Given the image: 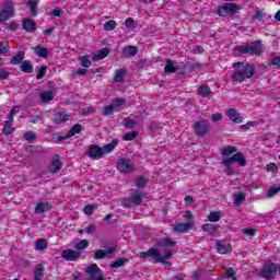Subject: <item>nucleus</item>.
I'll list each match as a JSON object with an SVG mask.
<instances>
[{
    "mask_svg": "<svg viewBox=\"0 0 280 280\" xmlns=\"http://www.w3.org/2000/svg\"><path fill=\"white\" fill-rule=\"evenodd\" d=\"M159 246H161L160 257H162L163 261H156V264H163L166 270L172 268V262L167 261V259H172L174 255V250L170 248V246H176V242L172 241L170 237H164L159 242Z\"/></svg>",
    "mask_w": 280,
    "mask_h": 280,
    "instance_id": "1",
    "label": "nucleus"
},
{
    "mask_svg": "<svg viewBox=\"0 0 280 280\" xmlns=\"http://www.w3.org/2000/svg\"><path fill=\"white\" fill-rule=\"evenodd\" d=\"M234 73L232 75L233 82L242 84L245 79L253 78L255 75V67L249 63L236 62L234 63Z\"/></svg>",
    "mask_w": 280,
    "mask_h": 280,
    "instance_id": "2",
    "label": "nucleus"
},
{
    "mask_svg": "<svg viewBox=\"0 0 280 280\" xmlns=\"http://www.w3.org/2000/svg\"><path fill=\"white\" fill-rule=\"evenodd\" d=\"M118 143L119 140L114 139L112 143H107L104 147L92 145L88 151V156H90V159L100 160L102 156L110 154V152L117 148Z\"/></svg>",
    "mask_w": 280,
    "mask_h": 280,
    "instance_id": "3",
    "label": "nucleus"
},
{
    "mask_svg": "<svg viewBox=\"0 0 280 280\" xmlns=\"http://www.w3.org/2000/svg\"><path fill=\"white\" fill-rule=\"evenodd\" d=\"M235 51L240 54H249L250 56H259L264 54V45L261 40H255L252 44L236 46Z\"/></svg>",
    "mask_w": 280,
    "mask_h": 280,
    "instance_id": "4",
    "label": "nucleus"
},
{
    "mask_svg": "<svg viewBox=\"0 0 280 280\" xmlns=\"http://www.w3.org/2000/svg\"><path fill=\"white\" fill-rule=\"evenodd\" d=\"M14 16V3L5 2L0 11V23L10 21Z\"/></svg>",
    "mask_w": 280,
    "mask_h": 280,
    "instance_id": "5",
    "label": "nucleus"
},
{
    "mask_svg": "<svg viewBox=\"0 0 280 280\" xmlns=\"http://www.w3.org/2000/svg\"><path fill=\"white\" fill-rule=\"evenodd\" d=\"M222 165L225 167H230V165H233V163H238L241 167H245L246 165V159H244V154L236 153L232 155L231 158H225L221 161Z\"/></svg>",
    "mask_w": 280,
    "mask_h": 280,
    "instance_id": "6",
    "label": "nucleus"
},
{
    "mask_svg": "<svg viewBox=\"0 0 280 280\" xmlns=\"http://www.w3.org/2000/svg\"><path fill=\"white\" fill-rule=\"evenodd\" d=\"M238 10L240 8L235 3H225L218 8V14L219 16H233Z\"/></svg>",
    "mask_w": 280,
    "mask_h": 280,
    "instance_id": "7",
    "label": "nucleus"
},
{
    "mask_svg": "<svg viewBox=\"0 0 280 280\" xmlns=\"http://www.w3.org/2000/svg\"><path fill=\"white\" fill-rule=\"evenodd\" d=\"M261 277L267 280L275 279L277 277V265L275 262L266 264L260 271Z\"/></svg>",
    "mask_w": 280,
    "mask_h": 280,
    "instance_id": "8",
    "label": "nucleus"
},
{
    "mask_svg": "<svg viewBox=\"0 0 280 280\" xmlns=\"http://www.w3.org/2000/svg\"><path fill=\"white\" fill-rule=\"evenodd\" d=\"M154 259L155 261H163V257H161V245L159 248H150L148 252L140 253V259Z\"/></svg>",
    "mask_w": 280,
    "mask_h": 280,
    "instance_id": "9",
    "label": "nucleus"
},
{
    "mask_svg": "<svg viewBox=\"0 0 280 280\" xmlns=\"http://www.w3.org/2000/svg\"><path fill=\"white\" fill-rule=\"evenodd\" d=\"M192 128L197 137H205L209 132V121L199 120L192 125Z\"/></svg>",
    "mask_w": 280,
    "mask_h": 280,
    "instance_id": "10",
    "label": "nucleus"
},
{
    "mask_svg": "<svg viewBox=\"0 0 280 280\" xmlns=\"http://www.w3.org/2000/svg\"><path fill=\"white\" fill-rule=\"evenodd\" d=\"M132 161L128 158H120L117 163V170L118 172H121V174H128L132 170Z\"/></svg>",
    "mask_w": 280,
    "mask_h": 280,
    "instance_id": "11",
    "label": "nucleus"
},
{
    "mask_svg": "<svg viewBox=\"0 0 280 280\" xmlns=\"http://www.w3.org/2000/svg\"><path fill=\"white\" fill-rule=\"evenodd\" d=\"M85 272L90 275L89 280H104V277L102 276V270H100V267H97L96 264L89 266L85 269Z\"/></svg>",
    "mask_w": 280,
    "mask_h": 280,
    "instance_id": "12",
    "label": "nucleus"
},
{
    "mask_svg": "<svg viewBox=\"0 0 280 280\" xmlns=\"http://www.w3.org/2000/svg\"><path fill=\"white\" fill-rule=\"evenodd\" d=\"M141 192L135 191V194L129 199H124L121 205L122 207H132V205H135V207H139V205H141Z\"/></svg>",
    "mask_w": 280,
    "mask_h": 280,
    "instance_id": "13",
    "label": "nucleus"
},
{
    "mask_svg": "<svg viewBox=\"0 0 280 280\" xmlns=\"http://www.w3.org/2000/svg\"><path fill=\"white\" fill-rule=\"evenodd\" d=\"M62 259L66 261H78L82 257V253L74 249H65L61 254Z\"/></svg>",
    "mask_w": 280,
    "mask_h": 280,
    "instance_id": "14",
    "label": "nucleus"
},
{
    "mask_svg": "<svg viewBox=\"0 0 280 280\" xmlns=\"http://www.w3.org/2000/svg\"><path fill=\"white\" fill-rule=\"evenodd\" d=\"M225 115L229 117L230 121H233L234 124H242L244 121V117H242L235 108L228 109Z\"/></svg>",
    "mask_w": 280,
    "mask_h": 280,
    "instance_id": "15",
    "label": "nucleus"
},
{
    "mask_svg": "<svg viewBox=\"0 0 280 280\" xmlns=\"http://www.w3.org/2000/svg\"><path fill=\"white\" fill-rule=\"evenodd\" d=\"M60 170H62V162H60L58 155H55L48 165V172H50V174H58Z\"/></svg>",
    "mask_w": 280,
    "mask_h": 280,
    "instance_id": "16",
    "label": "nucleus"
},
{
    "mask_svg": "<svg viewBox=\"0 0 280 280\" xmlns=\"http://www.w3.org/2000/svg\"><path fill=\"white\" fill-rule=\"evenodd\" d=\"M194 226V221H188L186 223H175L173 225V231L175 233H187Z\"/></svg>",
    "mask_w": 280,
    "mask_h": 280,
    "instance_id": "17",
    "label": "nucleus"
},
{
    "mask_svg": "<svg viewBox=\"0 0 280 280\" xmlns=\"http://www.w3.org/2000/svg\"><path fill=\"white\" fill-rule=\"evenodd\" d=\"M217 250L220 255H226V253H231V244L224 241L217 242Z\"/></svg>",
    "mask_w": 280,
    "mask_h": 280,
    "instance_id": "18",
    "label": "nucleus"
},
{
    "mask_svg": "<svg viewBox=\"0 0 280 280\" xmlns=\"http://www.w3.org/2000/svg\"><path fill=\"white\" fill-rule=\"evenodd\" d=\"M22 27L25 32H36V22L32 19H24L22 22Z\"/></svg>",
    "mask_w": 280,
    "mask_h": 280,
    "instance_id": "19",
    "label": "nucleus"
},
{
    "mask_svg": "<svg viewBox=\"0 0 280 280\" xmlns=\"http://www.w3.org/2000/svg\"><path fill=\"white\" fill-rule=\"evenodd\" d=\"M115 253V247H108L106 250L104 249H98L95 253L94 258L95 259H104L105 257H110Z\"/></svg>",
    "mask_w": 280,
    "mask_h": 280,
    "instance_id": "20",
    "label": "nucleus"
},
{
    "mask_svg": "<svg viewBox=\"0 0 280 280\" xmlns=\"http://www.w3.org/2000/svg\"><path fill=\"white\" fill-rule=\"evenodd\" d=\"M80 132H82V125L77 124L68 131L66 137L60 138V141L65 139H71V137H75V135H80Z\"/></svg>",
    "mask_w": 280,
    "mask_h": 280,
    "instance_id": "21",
    "label": "nucleus"
},
{
    "mask_svg": "<svg viewBox=\"0 0 280 280\" xmlns=\"http://www.w3.org/2000/svg\"><path fill=\"white\" fill-rule=\"evenodd\" d=\"M109 54H110V49L103 48V49L96 51L92 56V60H94V62H97L98 60H104V58H106Z\"/></svg>",
    "mask_w": 280,
    "mask_h": 280,
    "instance_id": "22",
    "label": "nucleus"
},
{
    "mask_svg": "<svg viewBox=\"0 0 280 280\" xmlns=\"http://www.w3.org/2000/svg\"><path fill=\"white\" fill-rule=\"evenodd\" d=\"M73 248L77 250H85V248H89V241L77 238L73 241Z\"/></svg>",
    "mask_w": 280,
    "mask_h": 280,
    "instance_id": "23",
    "label": "nucleus"
},
{
    "mask_svg": "<svg viewBox=\"0 0 280 280\" xmlns=\"http://www.w3.org/2000/svg\"><path fill=\"white\" fill-rule=\"evenodd\" d=\"M51 205L49 202H38L35 207V213L40 214L45 213V211H50Z\"/></svg>",
    "mask_w": 280,
    "mask_h": 280,
    "instance_id": "24",
    "label": "nucleus"
},
{
    "mask_svg": "<svg viewBox=\"0 0 280 280\" xmlns=\"http://www.w3.org/2000/svg\"><path fill=\"white\" fill-rule=\"evenodd\" d=\"M20 69L23 71V73H32L34 71V65L30 60H24L20 65Z\"/></svg>",
    "mask_w": 280,
    "mask_h": 280,
    "instance_id": "25",
    "label": "nucleus"
},
{
    "mask_svg": "<svg viewBox=\"0 0 280 280\" xmlns=\"http://www.w3.org/2000/svg\"><path fill=\"white\" fill-rule=\"evenodd\" d=\"M69 117H71V115L66 113H57L55 114L54 121L55 124H65V121H69Z\"/></svg>",
    "mask_w": 280,
    "mask_h": 280,
    "instance_id": "26",
    "label": "nucleus"
},
{
    "mask_svg": "<svg viewBox=\"0 0 280 280\" xmlns=\"http://www.w3.org/2000/svg\"><path fill=\"white\" fill-rule=\"evenodd\" d=\"M13 125H14V119L8 118V120L4 122L2 132L4 135H12V132H14V128H12Z\"/></svg>",
    "mask_w": 280,
    "mask_h": 280,
    "instance_id": "27",
    "label": "nucleus"
},
{
    "mask_svg": "<svg viewBox=\"0 0 280 280\" xmlns=\"http://www.w3.org/2000/svg\"><path fill=\"white\" fill-rule=\"evenodd\" d=\"M233 200H234V205L236 207H240L242 205V202H244L246 200V195H244V192H242V191L235 192L233 195Z\"/></svg>",
    "mask_w": 280,
    "mask_h": 280,
    "instance_id": "28",
    "label": "nucleus"
},
{
    "mask_svg": "<svg viewBox=\"0 0 280 280\" xmlns=\"http://www.w3.org/2000/svg\"><path fill=\"white\" fill-rule=\"evenodd\" d=\"M93 57H91L90 55H83L79 57V61L81 67H84L85 69H89V67H91L92 65V59Z\"/></svg>",
    "mask_w": 280,
    "mask_h": 280,
    "instance_id": "29",
    "label": "nucleus"
},
{
    "mask_svg": "<svg viewBox=\"0 0 280 280\" xmlns=\"http://www.w3.org/2000/svg\"><path fill=\"white\" fill-rule=\"evenodd\" d=\"M34 51L39 58H47L49 56V50L40 45L36 46Z\"/></svg>",
    "mask_w": 280,
    "mask_h": 280,
    "instance_id": "30",
    "label": "nucleus"
},
{
    "mask_svg": "<svg viewBox=\"0 0 280 280\" xmlns=\"http://www.w3.org/2000/svg\"><path fill=\"white\" fill-rule=\"evenodd\" d=\"M25 59V51H19L13 58L11 59V65H22L23 60Z\"/></svg>",
    "mask_w": 280,
    "mask_h": 280,
    "instance_id": "31",
    "label": "nucleus"
},
{
    "mask_svg": "<svg viewBox=\"0 0 280 280\" xmlns=\"http://www.w3.org/2000/svg\"><path fill=\"white\" fill-rule=\"evenodd\" d=\"M49 246V243L45 238H39L35 243V250H45Z\"/></svg>",
    "mask_w": 280,
    "mask_h": 280,
    "instance_id": "32",
    "label": "nucleus"
},
{
    "mask_svg": "<svg viewBox=\"0 0 280 280\" xmlns=\"http://www.w3.org/2000/svg\"><path fill=\"white\" fill-rule=\"evenodd\" d=\"M38 3H39V0H30L28 3H27V5L31 10V14L33 16H36L38 14V11H37Z\"/></svg>",
    "mask_w": 280,
    "mask_h": 280,
    "instance_id": "33",
    "label": "nucleus"
},
{
    "mask_svg": "<svg viewBox=\"0 0 280 280\" xmlns=\"http://www.w3.org/2000/svg\"><path fill=\"white\" fill-rule=\"evenodd\" d=\"M45 267L43 265H37L34 271V280H43V272Z\"/></svg>",
    "mask_w": 280,
    "mask_h": 280,
    "instance_id": "34",
    "label": "nucleus"
},
{
    "mask_svg": "<svg viewBox=\"0 0 280 280\" xmlns=\"http://www.w3.org/2000/svg\"><path fill=\"white\" fill-rule=\"evenodd\" d=\"M280 191V184H273L267 192V198H275Z\"/></svg>",
    "mask_w": 280,
    "mask_h": 280,
    "instance_id": "35",
    "label": "nucleus"
},
{
    "mask_svg": "<svg viewBox=\"0 0 280 280\" xmlns=\"http://www.w3.org/2000/svg\"><path fill=\"white\" fill-rule=\"evenodd\" d=\"M138 49H137V47H135V46H129V47H125L124 49H122V54L125 55V56H129V58H132V56H135L136 54H138Z\"/></svg>",
    "mask_w": 280,
    "mask_h": 280,
    "instance_id": "36",
    "label": "nucleus"
},
{
    "mask_svg": "<svg viewBox=\"0 0 280 280\" xmlns=\"http://www.w3.org/2000/svg\"><path fill=\"white\" fill-rule=\"evenodd\" d=\"M202 231L206 233H209V235H213L218 231V226L211 224V223H206L202 225Z\"/></svg>",
    "mask_w": 280,
    "mask_h": 280,
    "instance_id": "37",
    "label": "nucleus"
},
{
    "mask_svg": "<svg viewBox=\"0 0 280 280\" xmlns=\"http://www.w3.org/2000/svg\"><path fill=\"white\" fill-rule=\"evenodd\" d=\"M40 101L44 103L51 102L54 100V93L52 92H42L39 94Z\"/></svg>",
    "mask_w": 280,
    "mask_h": 280,
    "instance_id": "38",
    "label": "nucleus"
},
{
    "mask_svg": "<svg viewBox=\"0 0 280 280\" xmlns=\"http://www.w3.org/2000/svg\"><path fill=\"white\" fill-rule=\"evenodd\" d=\"M237 152V148L235 147H226L222 149L221 154L222 156H231V154H235Z\"/></svg>",
    "mask_w": 280,
    "mask_h": 280,
    "instance_id": "39",
    "label": "nucleus"
},
{
    "mask_svg": "<svg viewBox=\"0 0 280 280\" xmlns=\"http://www.w3.org/2000/svg\"><path fill=\"white\" fill-rule=\"evenodd\" d=\"M210 93H211V89L209 88V85L199 86V95H201V97H209Z\"/></svg>",
    "mask_w": 280,
    "mask_h": 280,
    "instance_id": "40",
    "label": "nucleus"
},
{
    "mask_svg": "<svg viewBox=\"0 0 280 280\" xmlns=\"http://www.w3.org/2000/svg\"><path fill=\"white\" fill-rule=\"evenodd\" d=\"M125 77H126V70L119 69L116 71L114 80H115V82H124Z\"/></svg>",
    "mask_w": 280,
    "mask_h": 280,
    "instance_id": "41",
    "label": "nucleus"
},
{
    "mask_svg": "<svg viewBox=\"0 0 280 280\" xmlns=\"http://www.w3.org/2000/svg\"><path fill=\"white\" fill-rule=\"evenodd\" d=\"M115 27H117V22H115L114 20H109L104 24L105 32H113Z\"/></svg>",
    "mask_w": 280,
    "mask_h": 280,
    "instance_id": "42",
    "label": "nucleus"
},
{
    "mask_svg": "<svg viewBox=\"0 0 280 280\" xmlns=\"http://www.w3.org/2000/svg\"><path fill=\"white\" fill-rule=\"evenodd\" d=\"M220 218H222L220 212H210L208 214L209 222H220Z\"/></svg>",
    "mask_w": 280,
    "mask_h": 280,
    "instance_id": "43",
    "label": "nucleus"
},
{
    "mask_svg": "<svg viewBox=\"0 0 280 280\" xmlns=\"http://www.w3.org/2000/svg\"><path fill=\"white\" fill-rule=\"evenodd\" d=\"M138 135L139 133L136 131L127 132L124 135L122 139H124V141H135V139H137Z\"/></svg>",
    "mask_w": 280,
    "mask_h": 280,
    "instance_id": "44",
    "label": "nucleus"
},
{
    "mask_svg": "<svg viewBox=\"0 0 280 280\" xmlns=\"http://www.w3.org/2000/svg\"><path fill=\"white\" fill-rule=\"evenodd\" d=\"M95 209H97V206L86 205L83 208V212L85 213V215H93V212L95 211Z\"/></svg>",
    "mask_w": 280,
    "mask_h": 280,
    "instance_id": "45",
    "label": "nucleus"
},
{
    "mask_svg": "<svg viewBox=\"0 0 280 280\" xmlns=\"http://www.w3.org/2000/svg\"><path fill=\"white\" fill-rule=\"evenodd\" d=\"M164 70H165L167 73H175L176 68L174 67V63H172L171 60H167V61H166V65H165V67H164Z\"/></svg>",
    "mask_w": 280,
    "mask_h": 280,
    "instance_id": "46",
    "label": "nucleus"
},
{
    "mask_svg": "<svg viewBox=\"0 0 280 280\" xmlns=\"http://www.w3.org/2000/svg\"><path fill=\"white\" fill-rule=\"evenodd\" d=\"M113 110H115V105H113V103H112V104H109V105H107V106L105 107V109H104V112H103V115H104L105 117H108V116L113 115Z\"/></svg>",
    "mask_w": 280,
    "mask_h": 280,
    "instance_id": "47",
    "label": "nucleus"
},
{
    "mask_svg": "<svg viewBox=\"0 0 280 280\" xmlns=\"http://www.w3.org/2000/svg\"><path fill=\"white\" fill-rule=\"evenodd\" d=\"M124 104H126V100L124 98H115L112 103L114 108H119V106H124Z\"/></svg>",
    "mask_w": 280,
    "mask_h": 280,
    "instance_id": "48",
    "label": "nucleus"
},
{
    "mask_svg": "<svg viewBox=\"0 0 280 280\" xmlns=\"http://www.w3.org/2000/svg\"><path fill=\"white\" fill-rule=\"evenodd\" d=\"M45 73H47V66H43L39 71L37 72L36 79L43 80L45 78Z\"/></svg>",
    "mask_w": 280,
    "mask_h": 280,
    "instance_id": "49",
    "label": "nucleus"
},
{
    "mask_svg": "<svg viewBox=\"0 0 280 280\" xmlns=\"http://www.w3.org/2000/svg\"><path fill=\"white\" fill-rule=\"evenodd\" d=\"M147 183H148V179L145 177H142V176L138 177L136 179L137 187H144L147 185Z\"/></svg>",
    "mask_w": 280,
    "mask_h": 280,
    "instance_id": "50",
    "label": "nucleus"
},
{
    "mask_svg": "<svg viewBox=\"0 0 280 280\" xmlns=\"http://www.w3.org/2000/svg\"><path fill=\"white\" fill-rule=\"evenodd\" d=\"M96 231L97 226H95V224H89L85 229V233H88V235H93Z\"/></svg>",
    "mask_w": 280,
    "mask_h": 280,
    "instance_id": "51",
    "label": "nucleus"
},
{
    "mask_svg": "<svg viewBox=\"0 0 280 280\" xmlns=\"http://www.w3.org/2000/svg\"><path fill=\"white\" fill-rule=\"evenodd\" d=\"M25 141H34L36 139V133L28 131L24 135Z\"/></svg>",
    "mask_w": 280,
    "mask_h": 280,
    "instance_id": "52",
    "label": "nucleus"
},
{
    "mask_svg": "<svg viewBox=\"0 0 280 280\" xmlns=\"http://www.w3.org/2000/svg\"><path fill=\"white\" fill-rule=\"evenodd\" d=\"M125 26L129 30H135V20L132 18H129L125 22Z\"/></svg>",
    "mask_w": 280,
    "mask_h": 280,
    "instance_id": "53",
    "label": "nucleus"
},
{
    "mask_svg": "<svg viewBox=\"0 0 280 280\" xmlns=\"http://www.w3.org/2000/svg\"><path fill=\"white\" fill-rule=\"evenodd\" d=\"M19 110H20V107L19 106H14L11 109V112H10V114L8 116V119H10L12 121V119H14V115H16L19 113Z\"/></svg>",
    "mask_w": 280,
    "mask_h": 280,
    "instance_id": "54",
    "label": "nucleus"
},
{
    "mask_svg": "<svg viewBox=\"0 0 280 280\" xmlns=\"http://www.w3.org/2000/svg\"><path fill=\"white\" fill-rule=\"evenodd\" d=\"M124 264H126V259L120 258V259L116 260V261L112 265V268H121V266H124Z\"/></svg>",
    "mask_w": 280,
    "mask_h": 280,
    "instance_id": "55",
    "label": "nucleus"
},
{
    "mask_svg": "<svg viewBox=\"0 0 280 280\" xmlns=\"http://www.w3.org/2000/svg\"><path fill=\"white\" fill-rule=\"evenodd\" d=\"M10 50V47L8 44H3V42H0V54H8Z\"/></svg>",
    "mask_w": 280,
    "mask_h": 280,
    "instance_id": "56",
    "label": "nucleus"
},
{
    "mask_svg": "<svg viewBox=\"0 0 280 280\" xmlns=\"http://www.w3.org/2000/svg\"><path fill=\"white\" fill-rule=\"evenodd\" d=\"M253 19L256 21H261L264 19V12L261 10H257L253 15Z\"/></svg>",
    "mask_w": 280,
    "mask_h": 280,
    "instance_id": "57",
    "label": "nucleus"
},
{
    "mask_svg": "<svg viewBox=\"0 0 280 280\" xmlns=\"http://www.w3.org/2000/svg\"><path fill=\"white\" fill-rule=\"evenodd\" d=\"M10 77V72H8L5 69H0V80H8Z\"/></svg>",
    "mask_w": 280,
    "mask_h": 280,
    "instance_id": "58",
    "label": "nucleus"
},
{
    "mask_svg": "<svg viewBox=\"0 0 280 280\" xmlns=\"http://www.w3.org/2000/svg\"><path fill=\"white\" fill-rule=\"evenodd\" d=\"M8 30L11 32H16L19 30V24L16 22H10L8 24Z\"/></svg>",
    "mask_w": 280,
    "mask_h": 280,
    "instance_id": "59",
    "label": "nucleus"
},
{
    "mask_svg": "<svg viewBox=\"0 0 280 280\" xmlns=\"http://www.w3.org/2000/svg\"><path fill=\"white\" fill-rule=\"evenodd\" d=\"M226 277H228V279H234L235 280V270L233 268L226 269Z\"/></svg>",
    "mask_w": 280,
    "mask_h": 280,
    "instance_id": "60",
    "label": "nucleus"
},
{
    "mask_svg": "<svg viewBox=\"0 0 280 280\" xmlns=\"http://www.w3.org/2000/svg\"><path fill=\"white\" fill-rule=\"evenodd\" d=\"M184 218H186V220H188V222H194V213H191V211H185L184 212Z\"/></svg>",
    "mask_w": 280,
    "mask_h": 280,
    "instance_id": "61",
    "label": "nucleus"
},
{
    "mask_svg": "<svg viewBox=\"0 0 280 280\" xmlns=\"http://www.w3.org/2000/svg\"><path fill=\"white\" fill-rule=\"evenodd\" d=\"M212 121H222V114L215 113L211 116Z\"/></svg>",
    "mask_w": 280,
    "mask_h": 280,
    "instance_id": "62",
    "label": "nucleus"
},
{
    "mask_svg": "<svg viewBox=\"0 0 280 280\" xmlns=\"http://www.w3.org/2000/svg\"><path fill=\"white\" fill-rule=\"evenodd\" d=\"M243 233L245 235L253 237V235H255V233H256V230L255 229H245V230H243Z\"/></svg>",
    "mask_w": 280,
    "mask_h": 280,
    "instance_id": "63",
    "label": "nucleus"
},
{
    "mask_svg": "<svg viewBox=\"0 0 280 280\" xmlns=\"http://www.w3.org/2000/svg\"><path fill=\"white\" fill-rule=\"evenodd\" d=\"M267 172H275L277 170V164L275 163H269L266 167Z\"/></svg>",
    "mask_w": 280,
    "mask_h": 280,
    "instance_id": "64",
    "label": "nucleus"
}]
</instances>
